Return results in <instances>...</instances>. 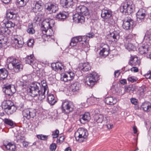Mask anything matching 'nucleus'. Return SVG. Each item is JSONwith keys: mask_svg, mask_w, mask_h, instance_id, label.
Masks as SVG:
<instances>
[{"mask_svg": "<svg viewBox=\"0 0 151 151\" xmlns=\"http://www.w3.org/2000/svg\"><path fill=\"white\" fill-rule=\"evenodd\" d=\"M27 90L31 96L37 98L38 102H40L45 97V95L41 91V86L39 83H32L29 86Z\"/></svg>", "mask_w": 151, "mask_h": 151, "instance_id": "nucleus-1", "label": "nucleus"}, {"mask_svg": "<svg viewBox=\"0 0 151 151\" xmlns=\"http://www.w3.org/2000/svg\"><path fill=\"white\" fill-rule=\"evenodd\" d=\"M55 24V21L52 19H46L42 24L41 30L43 34L46 33L47 36H51L54 34L52 29Z\"/></svg>", "mask_w": 151, "mask_h": 151, "instance_id": "nucleus-2", "label": "nucleus"}, {"mask_svg": "<svg viewBox=\"0 0 151 151\" xmlns=\"http://www.w3.org/2000/svg\"><path fill=\"white\" fill-rule=\"evenodd\" d=\"M99 79V76L97 73L93 72L86 76L85 83L92 87Z\"/></svg>", "mask_w": 151, "mask_h": 151, "instance_id": "nucleus-3", "label": "nucleus"}, {"mask_svg": "<svg viewBox=\"0 0 151 151\" xmlns=\"http://www.w3.org/2000/svg\"><path fill=\"white\" fill-rule=\"evenodd\" d=\"M7 60L9 63L12 64L13 70L15 72L18 73L22 70L23 66L19 59L11 57L9 58Z\"/></svg>", "mask_w": 151, "mask_h": 151, "instance_id": "nucleus-4", "label": "nucleus"}, {"mask_svg": "<svg viewBox=\"0 0 151 151\" xmlns=\"http://www.w3.org/2000/svg\"><path fill=\"white\" fill-rule=\"evenodd\" d=\"M88 135V131L86 129L80 128L75 132V136L76 141L81 142L83 141L84 139L86 138Z\"/></svg>", "mask_w": 151, "mask_h": 151, "instance_id": "nucleus-5", "label": "nucleus"}, {"mask_svg": "<svg viewBox=\"0 0 151 151\" xmlns=\"http://www.w3.org/2000/svg\"><path fill=\"white\" fill-rule=\"evenodd\" d=\"M134 9V6L129 2H126L122 4L120 8L121 12L125 15L131 14Z\"/></svg>", "mask_w": 151, "mask_h": 151, "instance_id": "nucleus-6", "label": "nucleus"}, {"mask_svg": "<svg viewBox=\"0 0 151 151\" xmlns=\"http://www.w3.org/2000/svg\"><path fill=\"white\" fill-rule=\"evenodd\" d=\"M112 12L109 10L103 9L102 11L101 16L106 22L110 24L113 25L114 23V21L112 19Z\"/></svg>", "mask_w": 151, "mask_h": 151, "instance_id": "nucleus-7", "label": "nucleus"}, {"mask_svg": "<svg viewBox=\"0 0 151 151\" xmlns=\"http://www.w3.org/2000/svg\"><path fill=\"white\" fill-rule=\"evenodd\" d=\"M62 107L63 112L68 113L72 110L74 106L71 102L66 101L63 102Z\"/></svg>", "mask_w": 151, "mask_h": 151, "instance_id": "nucleus-8", "label": "nucleus"}, {"mask_svg": "<svg viewBox=\"0 0 151 151\" xmlns=\"http://www.w3.org/2000/svg\"><path fill=\"white\" fill-rule=\"evenodd\" d=\"M36 111L32 109H25L22 111V115L24 117L29 119L31 118H33L36 114Z\"/></svg>", "mask_w": 151, "mask_h": 151, "instance_id": "nucleus-9", "label": "nucleus"}, {"mask_svg": "<svg viewBox=\"0 0 151 151\" xmlns=\"http://www.w3.org/2000/svg\"><path fill=\"white\" fill-rule=\"evenodd\" d=\"M133 21L129 17H126L123 21L122 27L126 30H128L132 28L133 25Z\"/></svg>", "mask_w": 151, "mask_h": 151, "instance_id": "nucleus-10", "label": "nucleus"}, {"mask_svg": "<svg viewBox=\"0 0 151 151\" xmlns=\"http://www.w3.org/2000/svg\"><path fill=\"white\" fill-rule=\"evenodd\" d=\"M100 47L102 49L100 51L99 55L102 57L105 58L108 55L109 53V46L106 44L101 43L100 45Z\"/></svg>", "mask_w": 151, "mask_h": 151, "instance_id": "nucleus-11", "label": "nucleus"}, {"mask_svg": "<svg viewBox=\"0 0 151 151\" xmlns=\"http://www.w3.org/2000/svg\"><path fill=\"white\" fill-rule=\"evenodd\" d=\"M3 90L6 95L9 96L12 95L16 92L15 86L13 85H4Z\"/></svg>", "mask_w": 151, "mask_h": 151, "instance_id": "nucleus-12", "label": "nucleus"}, {"mask_svg": "<svg viewBox=\"0 0 151 151\" xmlns=\"http://www.w3.org/2000/svg\"><path fill=\"white\" fill-rule=\"evenodd\" d=\"M145 10L143 9L139 10L136 14L137 22L138 23L142 22L146 16Z\"/></svg>", "mask_w": 151, "mask_h": 151, "instance_id": "nucleus-13", "label": "nucleus"}, {"mask_svg": "<svg viewBox=\"0 0 151 151\" xmlns=\"http://www.w3.org/2000/svg\"><path fill=\"white\" fill-rule=\"evenodd\" d=\"M13 40L14 44H15V48H18L22 47L24 42L22 37L18 36H14Z\"/></svg>", "mask_w": 151, "mask_h": 151, "instance_id": "nucleus-14", "label": "nucleus"}, {"mask_svg": "<svg viewBox=\"0 0 151 151\" xmlns=\"http://www.w3.org/2000/svg\"><path fill=\"white\" fill-rule=\"evenodd\" d=\"M45 8L52 13H55L58 10L57 5L54 4L46 3L45 5Z\"/></svg>", "mask_w": 151, "mask_h": 151, "instance_id": "nucleus-15", "label": "nucleus"}, {"mask_svg": "<svg viewBox=\"0 0 151 151\" xmlns=\"http://www.w3.org/2000/svg\"><path fill=\"white\" fill-rule=\"evenodd\" d=\"M76 10L77 13L86 16L89 14L87 8L86 7L84 6H79L76 8Z\"/></svg>", "mask_w": 151, "mask_h": 151, "instance_id": "nucleus-16", "label": "nucleus"}, {"mask_svg": "<svg viewBox=\"0 0 151 151\" xmlns=\"http://www.w3.org/2000/svg\"><path fill=\"white\" fill-rule=\"evenodd\" d=\"M43 3L41 1H36L35 6V7L32 8L33 11L36 13L37 12L41 11L43 9Z\"/></svg>", "mask_w": 151, "mask_h": 151, "instance_id": "nucleus-17", "label": "nucleus"}, {"mask_svg": "<svg viewBox=\"0 0 151 151\" xmlns=\"http://www.w3.org/2000/svg\"><path fill=\"white\" fill-rule=\"evenodd\" d=\"M75 76L74 73L72 71H69L67 72L66 73L64 74L63 76V79L61 78L62 80L66 82L68 81H70L74 78Z\"/></svg>", "mask_w": 151, "mask_h": 151, "instance_id": "nucleus-18", "label": "nucleus"}, {"mask_svg": "<svg viewBox=\"0 0 151 151\" xmlns=\"http://www.w3.org/2000/svg\"><path fill=\"white\" fill-rule=\"evenodd\" d=\"M91 119V117L90 113L87 112L80 116V121L81 123L84 124L89 121Z\"/></svg>", "mask_w": 151, "mask_h": 151, "instance_id": "nucleus-19", "label": "nucleus"}, {"mask_svg": "<svg viewBox=\"0 0 151 151\" xmlns=\"http://www.w3.org/2000/svg\"><path fill=\"white\" fill-rule=\"evenodd\" d=\"M73 1V0H60V3L64 7H72L74 4Z\"/></svg>", "mask_w": 151, "mask_h": 151, "instance_id": "nucleus-20", "label": "nucleus"}, {"mask_svg": "<svg viewBox=\"0 0 151 151\" xmlns=\"http://www.w3.org/2000/svg\"><path fill=\"white\" fill-rule=\"evenodd\" d=\"M140 63V60L135 56H131L128 64L131 65H139Z\"/></svg>", "mask_w": 151, "mask_h": 151, "instance_id": "nucleus-21", "label": "nucleus"}, {"mask_svg": "<svg viewBox=\"0 0 151 151\" xmlns=\"http://www.w3.org/2000/svg\"><path fill=\"white\" fill-rule=\"evenodd\" d=\"M26 63L32 66L36 63V60L33 55H28L25 58Z\"/></svg>", "mask_w": 151, "mask_h": 151, "instance_id": "nucleus-22", "label": "nucleus"}, {"mask_svg": "<svg viewBox=\"0 0 151 151\" xmlns=\"http://www.w3.org/2000/svg\"><path fill=\"white\" fill-rule=\"evenodd\" d=\"M78 67L80 70L83 71H88L91 69L90 66L87 62L80 64Z\"/></svg>", "mask_w": 151, "mask_h": 151, "instance_id": "nucleus-23", "label": "nucleus"}, {"mask_svg": "<svg viewBox=\"0 0 151 151\" xmlns=\"http://www.w3.org/2000/svg\"><path fill=\"white\" fill-rule=\"evenodd\" d=\"M80 87V84L77 82L72 84L70 87L72 91L75 93H76L79 92Z\"/></svg>", "mask_w": 151, "mask_h": 151, "instance_id": "nucleus-24", "label": "nucleus"}, {"mask_svg": "<svg viewBox=\"0 0 151 151\" xmlns=\"http://www.w3.org/2000/svg\"><path fill=\"white\" fill-rule=\"evenodd\" d=\"M51 67L54 70L60 71H62L63 68L62 63H53L51 64Z\"/></svg>", "mask_w": 151, "mask_h": 151, "instance_id": "nucleus-25", "label": "nucleus"}, {"mask_svg": "<svg viewBox=\"0 0 151 151\" xmlns=\"http://www.w3.org/2000/svg\"><path fill=\"white\" fill-rule=\"evenodd\" d=\"M142 110L146 112H148L151 110V104L149 102H145L141 105Z\"/></svg>", "mask_w": 151, "mask_h": 151, "instance_id": "nucleus-26", "label": "nucleus"}, {"mask_svg": "<svg viewBox=\"0 0 151 151\" xmlns=\"http://www.w3.org/2000/svg\"><path fill=\"white\" fill-rule=\"evenodd\" d=\"M144 40H146L147 43H148L147 45L150 46L151 43V31H147L144 36Z\"/></svg>", "mask_w": 151, "mask_h": 151, "instance_id": "nucleus-27", "label": "nucleus"}, {"mask_svg": "<svg viewBox=\"0 0 151 151\" xmlns=\"http://www.w3.org/2000/svg\"><path fill=\"white\" fill-rule=\"evenodd\" d=\"M42 87L41 86V91H42V93H44V95H45V93H46L48 94V90L46 82L45 81H42L41 82Z\"/></svg>", "mask_w": 151, "mask_h": 151, "instance_id": "nucleus-28", "label": "nucleus"}, {"mask_svg": "<svg viewBox=\"0 0 151 151\" xmlns=\"http://www.w3.org/2000/svg\"><path fill=\"white\" fill-rule=\"evenodd\" d=\"M89 47V43L88 42H81L80 43L78 49L80 51L83 50L85 51L87 50Z\"/></svg>", "mask_w": 151, "mask_h": 151, "instance_id": "nucleus-29", "label": "nucleus"}, {"mask_svg": "<svg viewBox=\"0 0 151 151\" xmlns=\"http://www.w3.org/2000/svg\"><path fill=\"white\" fill-rule=\"evenodd\" d=\"M68 14L65 12H60L56 15V19L59 21H63L66 19Z\"/></svg>", "mask_w": 151, "mask_h": 151, "instance_id": "nucleus-30", "label": "nucleus"}, {"mask_svg": "<svg viewBox=\"0 0 151 151\" xmlns=\"http://www.w3.org/2000/svg\"><path fill=\"white\" fill-rule=\"evenodd\" d=\"M105 101L107 104L113 105L116 103L117 100L113 97H110L106 98L105 99Z\"/></svg>", "mask_w": 151, "mask_h": 151, "instance_id": "nucleus-31", "label": "nucleus"}, {"mask_svg": "<svg viewBox=\"0 0 151 151\" xmlns=\"http://www.w3.org/2000/svg\"><path fill=\"white\" fill-rule=\"evenodd\" d=\"M7 70L4 68L0 69V80H3L6 78L8 75Z\"/></svg>", "mask_w": 151, "mask_h": 151, "instance_id": "nucleus-32", "label": "nucleus"}, {"mask_svg": "<svg viewBox=\"0 0 151 151\" xmlns=\"http://www.w3.org/2000/svg\"><path fill=\"white\" fill-rule=\"evenodd\" d=\"M6 141H4L3 142L4 145L5 146L6 148L8 150H10L12 151H14L15 149V145L14 143H12L11 142H8L6 144Z\"/></svg>", "mask_w": 151, "mask_h": 151, "instance_id": "nucleus-33", "label": "nucleus"}, {"mask_svg": "<svg viewBox=\"0 0 151 151\" xmlns=\"http://www.w3.org/2000/svg\"><path fill=\"white\" fill-rule=\"evenodd\" d=\"M14 105L13 103L10 100H7L4 101L2 104V107L4 109H7Z\"/></svg>", "mask_w": 151, "mask_h": 151, "instance_id": "nucleus-34", "label": "nucleus"}, {"mask_svg": "<svg viewBox=\"0 0 151 151\" xmlns=\"http://www.w3.org/2000/svg\"><path fill=\"white\" fill-rule=\"evenodd\" d=\"M47 99L48 102L51 105H53L56 102V101L55 100L54 96L52 94H48Z\"/></svg>", "mask_w": 151, "mask_h": 151, "instance_id": "nucleus-35", "label": "nucleus"}, {"mask_svg": "<svg viewBox=\"0 0 151 151\" xmlns=\"http://www.w3.org/2000/svg\"><path fill=\"white\" fill-rule=\"evenodd\" d=\"M149 46L148 45H144L140 47L139 48V51L140 54H143L146 53L147 52Z\"/></svg>", "mask_w": 151, "mask_h": 151, "instance_id": "nucleus-36", "label": "nucleus"}, {"mask_svg": "<svg viewBox=\"0 0 151 151\" xmlns=\"http://www.w3.org/2000/svg\"><path fill=\"white\" fill-rule=\"evenodd\" d=\"M110 34L111 37L113 38L114 41L115 42H117L119 39V33L118 32L114 31L111 33H110Z\"/></svg>", "mask_w": 151, "mask_h": 151, "instance_id": "nucleus-37", "label": "nucleus"}, {"mask_svg": "<svg viewBox=\"0 0 151 151\" xmlns=\"http://www.w3.org/2000/svg\"><path fill=\"white\" fill-rule=\"evenodd\" d=\"M104 116L101 114H97L95 116V120L98 123H101L103 121Z\"/></svg>", "mask_w": 151, "mask_h": 151, "instance_id": "nucleus-38", "label": "nucleus"}, {"mask_svg": "<svg viewBox=\"0 0 151 151\" xmlns=\"http://www.w3.org/2000/svg\"><path fill=\"white\" fill-rule=\"evenodd\" d=\"M78 38V36L73 38L71 40L70 45L71 46L75 45L78 42H79Z\"/></svg>", "mask_w": 151, "mask_h": 151, "instance_id": "nucleus-39", "label": "nucleus"}, {"mask_svg": "<svg viewBox=\"0 0 151 151\" xmlns=\"http://www.w3.org/2000/svg\"><path fill=\"white\" fill-rule=\"evenodd\" d=\"M7 109H8V112L10 114H12L15 112L17 109L16 107L14 104Z\"/></svg>", "mask_w": 151, "mask_h": 151, "instance_id": "nucleus-40", "label": "nucleus"}, {"mask_svg": "<svg viewBox=\"0 0 151 151\" xmlns=\"http://www.w3.org/2000/svg\"><path fill=\"white\" fill-rule=\"evenodd\" d=\"M16 16V14L13 12L8 11L6 14V17L7 18L9 19H12L14 18V16Z\"/></svg>", "mask_w": 151, "mask_h": 151, "instance_id": "nucleus-41", "label": "nucleus"}, {"mask_svg": "<svg viewBox=\"0 0 151 151\" xmlns=\"http://www.w3.org/2000/svg\"><path fill=\"white\" fill-rule=\"evenodd\" d=\"M25 139V137L23 135H19L16 137V141L18 143H22Z\"/></svg>", "mask_w": 151, "mask_h": 151, "instance_id": "nucleus-42", "label": "nucleus"}, {"mask_svg": "<svg viewBox=\"0 0 151 151\" xmlns=\"http://www.w3.org/2000/svg\"><path fill=\"white\" fill-rule=\"evenodd\" d=\"M78 37L80 42L81 41L82 42H88V43L89 39H88L87 37L86 36V35L83 36H78Z\"/></svg>", "mask_w": 151, "mask_h": 151, "instance_id": "nucleus-43", "label": "nucleus"}, {"mask_svg": "<svg viewBox=\"0 0 151 151\" xmlns=\"http://www.w3.org/2000/svg\"><path fill=\"white\" fill-rule=\"evenodd\" d=\"M126 49L129 51H132L134 48V45L131 43H129L125 45Z\"/></svg>", "mask_w": 151, "mask_h": 151, "instance_id": "nucleus-44", "label": "nucleus"}, {"mask_svg": "<svg viewBox=\"0 0 151 151\" xmlns=\"http://www.w3.org/2000/svg\"><path fill=\"white\" fill-rule=\"evenodd\" d=\"M27 31L30 34H33L35 32V30L33 28L32 25H31L29 26V27Z\"/></svg>", "mask_w": 151, "mask_h": 151, "instance_id": "nucleus-45", "label": "nucleus"}, {"mask_svg": "<svg viewBox=\"0 0 151 151\" xmlns=\"http://www.w3.org/2000/svg\"><path fill=\"white\" fill-rule=\"evenodd\" d=\"M4 122L5 124L11 126H12L14 125V122L12 120L5 118L4 120Z\"/></svg>", "mask_w": 151, "mask_h": 151, "instance_id": "nucleus-46", "label": "nucleus"}, {"mask_svg": "<svg viewBox=\"0 0 151 151\" xmlns=\"http://www.w3.org/2000/svg\"><path fill=\"white\" fill-rule=\"evenodd\" d=\"M17 84H19V86L24 87V86H26L27 85L28 83L27 81H23L22 80H20L19 81H17Z\"/></svg>", "mask_w": 151, "mask_h": 151, "instance_id": "nucleus-47", "label": "nucleus"}, {"mask_svg": "<svg viewBox=\"0 0 151 151\" xmlns=\"http://www.w3.org/2000/svg\"><path fill=\"white\" fill-rule=\"evenodd\" d=\"M59 131L58 129L52 132V136L53 138H57L59 136Z\"/></svg>", "mask_w": 151, "mask_h": 151, "instance_id": "nucleus-48", "label": "nucleus"}, {"mask_svg": "<svg viewBox=\"0 0 151 151\" xmlns=\"http://www.w3.org/2000/svg\"><path fill=\"white\" fill-rule=\"evenodd\" d=\"M5 26L7 28H10L14 27L15 24L11 21H8L5 24Z\"/></svg>", "mask_w": 151, "mask_h": 151, "instance_id": "nucleus-49", "label": "nucleus"}, {"mask_svg": "<svg viewBox=\"0 0 151 151\" xmlns=\"http://www.w3.org/2000/svg\"><path fill=\"white\" fill-rule=\"evenodd\" d=\"M24 0H16L17 4L20 7H22L26 4V3L24 2Z\"/></svg>", "mask_w": 151, "mask_h": 151, "instance_id": "nucleus-50", "label": "nucleus"}, {"mask_svg": "<svg viewBox=\"0 0 151 151\" xmlns=\"http://www.w3.org/2000/svg\"><path fill=\"white\" fill-rule=\"evenodd\" d=\"M37 137L38 139H40L42 140H47L48 136L43 135V134H39L37 135Z\"/></svg>", "mask_w": 151, "mask_h": 151, "instance_id": "nucleus-51", "label": "nucleus"}, {"mask_svg": "<svg viewBox=\"0 0 151 151\" xmlns=\"http://www.w3.org/2000/svg\"><path fill=\"white\" fill-rule=\"evenodd\" d=\"M83 15L81 14L80 16L79 17V18L78 20L79 21V22L78 21H75V22L76 23H83V22H84V20H85V18L83 16Z\"/></svg>", "mask_w": 151, "mask_h": 151, "instance_id": "nucleus-52", "label": "nucleus"}, {"mask_svg": "<svg viewBox=\"0 0 151 151\" xmlns=\"http://www.w3.org/2000/svg\"><path fill=\"white\" fill-rule=\"evenodd\" d=\"M79 14V13H78L73 15V19L74 22H75V21L79 22V21L78 20L79 19L78 18L81 15V14Z\"/></svg>", "mask_w": 151, "mask_h": 151, "instance_id": "nucleus-53", "label": "nucleus"}, {"mask_svg": "<svg viewBox=\"0 0 151 151\" xmlns=\"http://www.w3.org/2000/svg\"><path fill=\"white\" fill-rule=\"evenodd\" d=\"M56 145L55 143H52L50 146V149L51 151H54L56 148Z\"/></svg>", "mask_w": 151, "mask_h": 151, "instance_id": "nucleus-54", "label": "nucleus"}, {"mask_svg": "<svg viewBox=\"0 0 151 151\" xmlns=\"http://www.w3.org/2000/svg\"><path fill=\"white\" fill-rule=\"evenodd\" d=\"M34 40L33 39H29L27 43V44L29 47H32L33 45Z\"/></svg>", "mask_w": 151, "mask_h": 151, "instance_id": "nucleus-55", "label": "nucleus"}, {"mask_svg": "<svg viewBox=\"0 0 151 151\" xmlns=\"http://www.w3.org/2000/svg\"><path fill=\"white\" fill-rule=\"evenodd\" d=\"M127 79L129 81H130L132 82H134V81H136L137 80L136 79L133 77H129Z\"/></svg>", "mask_w": 151, "mask_h": 151, "instance_id": "nucleus-56", "label": "nucleus"}, {"mask_svg": "<svg viewBox=\"0 0 151 151\" xmlns=\"http://www.w3.org/2000/svg\"><path fill=\"white\" fill-rule=\"evenodd\" d=\"M86 36L87 37V38L88 39L89 38L93 37L94 36V35L93 33H91L87 34Z\"/></svg>", "mask_w": 151, "mask_h": 151, "instance_id": "nucleus-57", "label": "nucleus"}, {"mask_svg": "<svg viewBox=\"0 0 151 151\" xmlns=\"http://www.w3.org/2000/svg\"><path fill=\"white\" fill-rule=\"evenodd\" d=\"M131 70L132 72H137L138 71V69L137 67H133L131 68Z\"/></svg>", "mask_w": 151, "mask_h": 151, "instance_id": "nucleus-58", "label": "nucleus"}, {"mask_svg": "<svg viewBox=\"0 0 151 151\" xmlns=\"http://www.w3.org/2000/svg\"><path fill=\"white\" fill-rule=\"evenodd\" d=\"M131 102L132 104H133L134 105L137 104V101L136 99L132 98L131 99Z\"/></svg>", "mask_w": 151, "mask_h": 151, "instance_id": "nucleus-59", "label": "nucleus"}, {"mask_svg": "<svg viewBox=\"0 0 151 151\" xmlns=\"http://www.w3.org/2000/svg\"><path fill=\"white\" fill-rule=\"evenodd\" d=\"M145 76L146 78L151 79V75L150 72L145 75Z\"/></svg>", "mask_w": 151, "mask_h": 151, "instance_id": "nucleus-60", "label": "nucleus"}, {"mask_svg": "<svg viewBox=\"0 0 151 151\" xmlns=\"http://www.w3.org/2000/svg\"><path fill=\"white\" fill-rule=\"evenodd\" d=\"M118 109L116 107H114L111 110V112L113 113H115L117 110Z\"/></svg>", "mask_w": 151, "mask_h": 151, "instance_id": "nucleus-61", "label": "nucleus"}, {"mask_svg": "<svg viewBox=\"0 0 151 151\" xmlns=\"http://www.w3.org/2000/svg\"><path fill=\"white\" fill-rule=\"evenodd\" d=\"M131 90V89L130 87L126 88L125 89V92L127 93H129Z\"/></svg>", "mask_w": 151, "mask_h": 151, "instance_id": "nucleus-62", "label": "nucleus"}, {"mask_svg": "<svg viewBox=\"0 0 151 151\" xmlns=\"http://www.w3.org/2000/svg\"><path fill=\"white\" fill-rule=\"evenodd\" d=\"M120 83L123 85L126 84H127V81L125 79L121 80L120 81Z\"/></svg>", "mask_w": 151, "mask_h": 151, "instance_id": "nucleus-63", "label": "nucleus"}, {"mask_svg": "<svg viewBox=\"0 0 151 151\" xmlns=\"http://www.w3.org/2000/svg\"><path fill=\"white\" fill-rule=\"evenodd\" d=\"M120 73L119 72V70H117L115 71L114 73V76L115 77H118Z\"/></svg>", "mask_w": 151, "mask_h": 151, "instance_id": "nucleus-64", "label": "nucleus"}]
</instances>
